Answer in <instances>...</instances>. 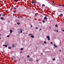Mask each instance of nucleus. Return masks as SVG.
I'll return each mask as SVG.
<instances>
[{
    "label": "nucleus",
    "mask_w": 64,
    "mask_h": 64,
    "mask_svg": "<svg viewBox=\"0 0 64 64\" xmlns=\"http://www.w3.org/2000/svg\"><path fill=\"white\" fill-rule=\"evenodd\" d=\"M47 38H48V41L50 40V37L49 36H48L46 37Z\"/></svg>",
    "instance_id": "f257e3e1"
},
{
    "label": "nucleus",
    "mask_w": 64,
    "mask_h": 64,
    "mask_svg": "<svg viewBox=\"0 0 64 64\" xmlns=\"http://www.w3.org/2000/svg\"><path fill=\"white\" fill-rule=\"evenodd\" d=\"M12 59L13 60H14V61H15V57L14 56L12 57Z\"/></svg>",
    "instance_id": "f03ea898"
},
{
    "label": "nucleus",
    "mask_w": 64,
    "mask_h": 64,
    "mask_svg": "<svg viewBox=\"0 0 64 64\" xmlns=\"http://www.w3.org/2000/svg\"><path fill=\"white\" fill-rule=\"evenodd\" d=\"M44 19H45L46 20H47V16H46L44 18Z\"/></svg>",
    "instance_id": "7ed1b4c3"
},
{
    "label": "nucleus",
    "mask_w": 64,
    "mask_h": 64,
    "mask_svg": "<svg viewBox=\"0 0 64 64\" xmlns=\"http://www.w3.org/2000/svg\"><path fill=\"white\" fill-rule=\"evenodd\" d=\"M5 46V47H7V46H8V45H3V46Z\"/></svg>",
    "instance_id": "20e7f679"
},
{
    "label": "nucleus",
    "mask_w": 64,
    "mask_h": 64,
    "mask_svg": "<svg viewBox=\"0 0 64 64\" xmlns=\"http://www.w3.org/2000/svg\"><path fill=\"white\" fill-rule=\"evenodd\" d=\"M5 44L6 45H9V43H8L7 42H6Z\"/></svg>",
    "instance_id": "39448f33"
},
{
    "label": "nucleus",
    "mask_w": 64,
    "mask_h": 64,
    "mask_svg": "<svg viewBox=\"0 0 64 64\" xmlns=\"http://www.w3.org/2000/svg\"><path fill=\"white\" fill-rule=\"evenodd\" d=\"M54 47H55L56 48H57V46H56V44H55L54 45Z\"/></svg>",
    "instance_id": "423d86ee"
},
{
    "label": "nucleus",
    "mask_w": 64,
    "mask_h": 64,
    "mask_svg": "<svg viewBox=\"0 0 64 64\" xmlns=\"http://www.w3.org/2000/svg\"><path fill=\"white\" fill-rule=\"evenodd\" d=\"M30 37H32V38H34V36H30Z\"/></svg>",
    "instance_id": "0eeeda50"
},
{
    "label": "nucleus",
    "mask_w": 64,
    "mask_h": 64,
    "mask_svg": "<svg viewBox=\"0 0 64 64\" xmlns=\"http://www.w3.org/2000/svg\"><path fill=\"white\" fill-rule=\"evenodd\" d=\"M0 19H1V20H3V19H4V18L3 17H1L0 18Z\"/></svg>",
    "instance_id": "6e6552de"
},
{
    "label": "nucleus",
    "mask_w": 64,
    "mask_h": 64,
    "mask_svg": "<svg viewBox=\"0 0 64 64\" xmlns=\"http://www.w3.org/2000/svg\"><path fill=\"white\" fill-rule=\"evenodd\" d=\"M8 48L9 49H11V47H10V46H9V47H8Z\"/></svg>",
    "instance_id": "1a4fd4ad"
},
{
    "label": "nucleus",
    "mask_w": 64,
    "mask_h": 64,
    "mask_svg": "<svg viewBox=\"0 0 64 64\" xmlns=\"http://www.w3.org/2000/svg\"><path fill=\"white\" fill-rule=\"evenodd\" d=\"M21 50H24V49L23 48H21Z\"/></svg>",
    "instance_id": "9d476101"
},
{
    "label": "nucleus",
    "mask_w": 64,
    "mask_h": 64,
    "mask_svg": "<svg viewBox=\"0 0 64 64\" xmlns=\"http://www.w3.org/2000/svg\"><path fill=\"white\" fill-rule=\"evenodd\" d=\"M10 33H12V30H10Z\"/></svg>",
    "instance_id": "9b49d317"
},
{
    "label": "nucleus",
    "mask_w": 64,
    "mask_h": 64,
    "mask_svg": "<svg viewBox=\"0 0 64 64\" xmlns=\"http://www.w3.org/2000/svg\"><path fill=\"white\" fill-rule=\"evenodd\" d=\"M15 2H17L18 1V0H14Z\"/></svg>",
    "instance_id": "f8f14e48"
},
{
    "label": "nucleus",
    "mask_w": 64,
    "mask_h": 64,
    "mask_svg": "<svg viewBox=\"0 0 64 64\" xmlns=\"http://www.w3.org/2000/svg\"><path fill=\"white\" fill-rule=\"evenodd\" d=\"M42 6H45V5H44V4H42Z\"/></svg>",
    "instance_id": "ddd939ff"
},
{
    "label": "nucleus",
    "mask_w": 64,
    "mask_h": 64,
    "mask_svg": "<svg viewBox=\"0 0 64 64\" xmlns=\"http://www.w3.org/2000/svg\"><path fill=\"white\" fill-rule=\"evenodd\" d=\"M45 21L44 20H42V22H43V23H45Z\"/></svg>",
    "instance_id": "4468645a"
},
{
    "label": "nucleus",
    "mask_w": 64,
    "mask_h": 64,
    "mask_svg": "<svg viewBox=\"0 0 64 64\" xmlns=\"http://www.w3.org/2000/svg\"><path fill=\"white\" fill-rule=\"evenodd\" d=\"M12 46L13 47H15V46H14V45L13 44H12Z\"/></svg>",
    "instance_id": "2eb2a0df"
},
{
    "label": "nucleus",
    "mask_w": 64,
    "mask_h": 64,
    "mask_svg": "<svg viewBox=\"0 0 64 64\" xmlns=\"http://www.w3.org/2000/svg\"><path fill=\"white\" fill-rule=\"evenodd\" d=\"M9 36H9V35H8L7 36V37H9Z\"/></svg>",
    "instance_id": "dca6fc26"
},
{
    "label": "nucleus",
    "mask_w": 64,
    "mask_h": 64,
    "mask_svg": "<svg viewBox=\"0 0 64 64\" xmlns=\"http://www.w3.org/2000/svg\"><path fill=\"white\" fill-rule=\"evenodd\" d=\"M44 43L45 44H46V41H45L44 42Z\"/></svg>",
    "instance_id": "f3484780"
},
{
    "label": "nucleus",
    "mask_w": 64,
    "mask_h": 64,
    "mask_svg": "<svg viewBox=\"0 0 64 64\" xmlns=\"http://www.w3.org/2000/svg\"><path fill=\"white\" fill-rule=\"evenodd\" d=\"M55 60V58H54L53 60V61H54Z\"/></svg>",
    "instance_id": "a211bd4d"
},
{
    "label": "nucleus",
    "mask_w": 64,
    "mask_h": 64,
    "mask_svg": "<svg viewBox=\"0 0 64 64\" xmlns=\"http://www.w3.org/2000/svg\"><path fill=\"white\" fill-rule=\"evenodd\" d=\"M50 44H53V42H51Z\"/></svg>",
    "instance_id": "6ab92c4d"
},
{
    "label": "nucleus",
    "mask_w": 64,
    "mask_h": 64,
    "mask_svg": "<svg viewBox=\"0 0 64 64\" xmlns=\"http://www.w3.org/2000/svg\"><path fill=\"white\" fill-rule=\"evenodd\" d=\"M14 10H16V8H14Z\"/></svg>",
    "instance_id": "aec40b11"
},
{
    "label": "nucleus",
    "mask_w": 64,
    "mask_h": 64,
    "mask_svg": "<svg viewBox=\"0 0 64 64\" xmlns=\"http://www.w3.org/2000/svg\"><path fill=\"white\" fill-rule=\"evenodd\" d=\"M2 16H5V14H2Z\"/></svg>",
    "instance_id": "412c9836"
},
{
    "label": "nucleus",
    "mask_w": 64,
    "mask_h": 64,
    "mask_svg": "<svg viewBox=\"0 0 64 64\" xmlns=\"http://www.w3.org/2000/svg\"><path fill=\"white\" fill-rule=\"evenodd\" d=\"M20 31H20L21 33H22V30H20Z\"/></svg>",
    "instance_id": "4be33fe9"
},
{
    "label": "nucleus",
    "mask_w": 64,
    "mask_h": 64,
    "mask_svg": "<svg viewBox=\"0 0 64 64\" xmlns=\"http://www.w3.org/2000/svg\"><path fill=\"white\" fill-rule=\"evenodd\" d=\"M17 24L18 25H19V24H20V23H17Z\"/></svg>",
    "instance_id": "5701e85b"
},
{
    "label": "nucleus",
    "mask_w": 64,
    "mask_h": 64,
    "mask_svg": "<svg viewBox=\"0 0 64 64\" xmlns=\"http://www.w3.org/2000/svg\"><path fill=\"white\" fill-rule=\"evenodd\" d=\"M36 29H38V27H36Z\"/></svg>",
    "instance_id": "b1692460"
},
{
    "label": "nucleus",
    "mask_w": 64,
    "mask_h": 64,
    "mask_svg": "<svg viewBox=\"0 0 64 64\" xmlns=\"http://www.w3.org/2000/svg\"><path fill=\"white\" fill-rule=\"evenodd\" d=\"M34 4H36V2H34Z\"/></svg>",
    "instance_id": "393cba45"
},
{
    "label": "nucleus",
    "mask_w": 64,
    "mask_h": 64,
    "mask_svg": "<svg viewBox=\"0 0 64 64\" xmlns=\"http://www.w3.org/2000/svg\"><path fill=\"white\" fill-rule=\"evenodd\" d=\"M56 31H57V32H58V30H56Z\"/></svg>",
    "instance_id": "a878e982"
},
{
    "label": "nucleus",
    "mask_w": 64,
    "mask_h": 64,
    "mask_svg": "<svg viewBox=\"0 0 64 64\" xmlns=\"http://www.w3.org/2000/svg\"><path fill=\"white\" fill-rule=\"evenodd\" d=\"M32 35V34H30L29 35H28V36H30V35Z\"/></svg>",
    "instance_id": "bb28decb"
},
{
    "label": "nucleus",
    "mask_w": 64,
    "mask_h": 64,
    "mask_svg": "<svg viewBox=\"0 0 64 64\" xmlns=\"http://www.w3.org/2000/svg\"><path fill=\"white\" fill-rule=\"evenodd\" d=\"M30 57V56H28V58H29Z\"/></svg>",
    "instance_id": "cd10ccee"
},
{
    "label": "nucleus",
    "mask_w": 64,
    "mask_h": 64,
    "mask_svg": "<svg viewBox=\"0 0 64 64\" xmlns=\"http://www.w3.org/2000/svg\"><path fill=\"white\" fill-rule=\"evenodd\" d=\"M55 26H56V27H57V25H56Z\"/></svg>",
    "instance_id": "c85d7f7f"
},
{
    "label": "nucleus",
    "mask_w": 64,
    "mask_h": 64,
    "mask_svg": "<svg viewBox=\"0 0 64 64\" xmlns=\"http://www.w3.org/2000/svg\"><path fill=\"white\" fill-rule=\"evenodd\" d=\"M35 16H36V15H37V14H35Z\"/></svg>",
    "instance_id": "c756f323"
},
{
    "label": "nucleus",
    "mask_w": 64,
    "mask_h": 64,
    "mask_svg": "<svg viewBox=\"0 0 64 64\" xmlns=\"http://www.w3.org/2000/svg\"><path fill=\"white\" fill-rule=\"evenodd\" d=\"M18 18H20V16H18Z\"/></svg>",
    "instance_id": "7c9ffc66"
},
{
    "label": "nucleus",
    "mask_w": 64,
    "mask_h": 64,
    "mask_svg": "<svg viewBox=\"0 0 64 64\" xmlns=\"http://www.w3.org/2000/svg\"><path fill=\"white\" fill-rule=\"evenodd\" d=\"M32 3H34V2L32 1Z\"/></svg>",
    "instance_id": "2f4dec72"
},
{
    "label": "nucleus",
    "mask_w": 64,
    "mask_h": 64,
    "mask_svg": "<svg viewBox=\"0 0 64 64\" xmlns=\"http://www.w3.org/2000/svg\"><path fill=\"white\" fill-rule=\"evenodd\" d=\"M61 15L62 16H63V14H61Z\"/></svg>",
    "instance_id": "473e14b6"
},
{
    "label": "nucleus",
    "mask_w": 64,
    "mask_h": 64,
    "mask_svg": "<svg viewBox=\"0 0 64 64\" xmlns=\"http://www.w3.org/2000/svg\"><path fill=\"white\" fill-rule=\"evenodd\" d=\"M36 61H37V62H38V60H36Z\"/></svg>",
    "instance_id": "72a5a7b5"
},
{
    "label": "nucleus",
    "mask_w": 64,
    "mask_h": 64,
    "mask_svg": "<svg viewBox=\"0 0 64 64\" xmlns=\"http://www.w3.org/2000/svg\"><path fill=\"white\" fill-rule=\"evenodd\" d=\"M52 3H54V2L53 1V2H52Z\"/></svg>",
    "instance_id": "f704fd0d"
},
{
    "label": "nucleus",
    "mask_w": 64,
    "mask_h": 64,
    "mask_svg": "<svg viewBox=\"0 0 64 64\" xmlns=\"http://www.w3.org/2000/svg\"><path fill=\"white\" fill-rule=\"evenodd\" d=\"M62 32H64V30H62Z\"/></svg>",
    "instance_id": "c9c22d12"
},
{
    "label": "nucleus",
    "mask_w": 64,
    "mask_h": 64,
    "mask_svg": "<svg viewBox=\"0 0 64 64\" xmlns=\"http://www.w3.org/2000/svg\"><path fill=\"white\" fill-rule=\"evenodd\" d=\"M40 30H41V28H40Z\"/></svg>",
    "instance_id": "e433bc0d"
},
{
    "label": "nucleus",
    "mask_w": 64,
    "mask_h": 64,
    "mask_svg": "<svg viewBox=\"0 0 64 64\" xmlns=\"http://www.w3.org/2000/svg\"><path fill=\"white\" fill-rule=\"evenodd\" d=\"M1 16V14H0V16Z\"/></svg>",
    "instance_id": "4c0bfd02"
},
{
    "label": "nucleus",
    "mask_w": 64,
    "mask_h": 64,
    "mask_svg": "<svg viewBox=\"0 0 64 64\" xmlns=\"http://www.w3.org/2000/svg\"><path fill=\"white\" fill-rule=\"evenodd\" d=\"M58 6H62L61 5H58Z\"/></svg>",
    "instance_id": "58836bf2"
},
{
    "label": "nucleus",
    "mask_w": 64,
    "mask_h": 64,
    "mask_svg": "<svg viewBox=\"0 0 64 64\" xmlns=\"http://www.w3.org/2000/svg\"><path fill=\"white\" fill-rule=\"evenodd\" d=\"M49 28H50V29H51V27H49Z\"/></svg>",
    "instance_id": "ea45409f"
},
{
    "label": "nucleus",
    "mask_w": 64,
    "mask_h": 64,
    "mask_svg": "<svg viewBox=\"0 0 64 64\" xmlns=\"http://www.w3.org/2000/svg\"><path fill=\"white\" fill-rule=\"evenodd\" d=\"M0 39H1V38L0 37Z\"/></svg>",
    "instance_id": "a19ab883"
},
{
    "label": "nucleus",
    "mask_w": 64,
    "mask_h": 64,
    "mask_svg": "<svg viewBox=\"0 0 64 64\" xmlns=\"http://www.w3.org/2000/svg\"><path fill=\"white\" fill-rule=\"evenodd\" d=\"M62 6H64V5H62Z\"/></svg>",
    "instance_id": "79ce46f5"
},
{
    "label": "nucleus",
    "mask_w": 64,
    "mask_h": 64,
    "mask_svg": "<svg viewBox=\"0 0 64 64\" xmlns=\"http://www.w3.org/2000/svg\"><path fill=\"white\" fill-rule=\"evenodd\" d=\"M61 51V50H59V51L60 52V51Z\"/></svg>",
    "instance_id": "37998d69"
},
{
    "label": "nucleus",
    "mask_w": 64,
    "mask_h": 64,
    "mask_svg": "<svg viewBox=\"0 0 64 64\" xmlns=\"http://www.w3.org/2000/svg\"><path fill=\"white\" fill-rule=\"evenodd\" d=\"M31 27H32V26H31Z\"/></svg>",
    "instance_id": "c03bdc74"
},
{
    "label": "nucleus",
    "mask_w": 64,
    "mask_h": 64,
    "mask_svg": "<svg viewBox=\"0 0 64 64\" xmlns=\"http://www.w3.org/2000/svg\"><path fill=\"white\" fill-rule=\"evenodd\" d=\"M24 61H25V62H26V60H24Z\"/></svg>",
    "instance_id": "a18cd8bd"
},
{
    "label": "nucleus",
    "mask_w": 64,
    "mask_h": 64,
    "mask_svg": "<svg viewBox=\"0 0 64 64\" xmlns=\"http://www.w3.org/2000/svg\"><path fill=\"white\" fill-rule=\"evenodd\" d=\"M0 36H1V34H0Z\"/></svg>",
    "instance_id": "49530a36"
},
{
    "label": "nucleus",
    "mask_w": 64,
    "mask_h": 64,
    "mask_svg": "<svg viewBox=\"0 0 64 64\" xmlns=\"http://www.w3.org/2000/svg\"><path fill=\"white\" fill-rule=\"evenodd\" d=\"M29 61H31V60H29Z\"/></svg>",
    "instance_id": "de8ad7c7"
},
{
    "label": "nucleus",
    "mask_w": 64,
    "mask_h": 64,
    "mask_svg": "<svg viewBox=\"0 0 64 64\" xmlns=\"http://www.w3.org/2000/svg\"><path fill=\"white\" fill-rule=\"evenodd\" d=\"M14 12V13H15V12Z\"/></svg>",
    "instance_id": "09e8293b"
},
{
    "label": "nucleus",
    "mask_w": 64,
    "mask_h": 64,
    "mask_svg": "<svg viewBox=\"0 0 64 64\" xmlns=\"http://www.w3.org/2000/svg\"><path fill=\"white\" fill-rule=\"evenodd\" d=\"M16 14H15V15H16Z\"/></svg>",
    "instance_id": "8fccbe9b"
},
{
    "label": "nucleus",
    "mask_w": 64,
    "mask_h": 64,
    "mask_svg": "<svg viewBox=\"0 0 64 64\" xmlns=\"http://www.w3.org/2000/svg\"><path fill=\"white\" fill-rule=\"evenodd\" d=\"M53 5H54V4H52Z\"/></svg>",
    "instance_id": "3c124183"
},
{
    "label": "nucleus",
    "mask_w": 64,
    "mask_h": 64,
    "mask_svg": "<svg viewBox=\"0 0 64 64\" xmlns=\"http://www.w3.org/2000/svg\"><path fill=\"white\" fill-rule=\"evenodd\" d=\"M24 42H25V41L24 40Z\"/></svg>",
    "instance_id": "603ef678"
},
{
    "label": "nucleus",
    "mask_w": 64,
    "mask_h": 64,
    "mask_svg": "<svg viewBox=\"0 0 64 64\" xmlns=\"http://www.w3.org/2000/svg\"><path fill=\"white\" fill-rule=\"evenodd\" d=\"M60 16H61V15H60Z\"/></svg>",
    "instance_id": "864d4df0"
},
{
    "label": "nucleus",
    "mask_w": 64,
    "mask_h": 64,
    "mask_svg": "<svg viewBox=\"0 0 64 64\" xmlns=\"http://www.w3.org/2000/svg\"><path fill=\"white\" fill-rule=\"evenodd\" d=\"M21 52V53L22 52Z\"/></svg>",
    "instance_id": "5fc2aeb1"
}]
</instances>
